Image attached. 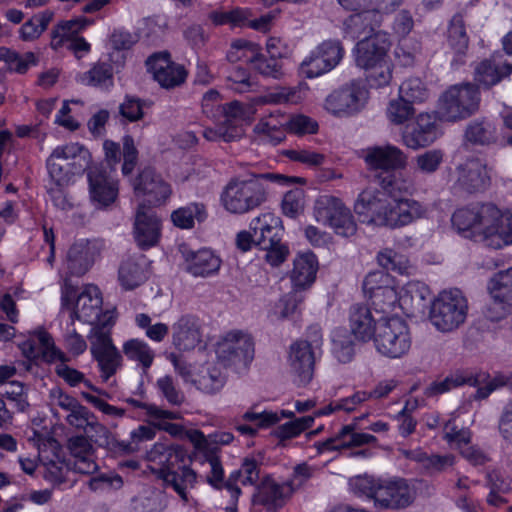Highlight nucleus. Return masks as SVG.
Here are the masks:
<instances>
[{
    "instance_id": "obj_17",
    "label": "nucleus",
    "mask_w": 512,
    "mask_h": 512,
    "mask_svg": "<svg viewBox=\"0 0 512 512\" xmlns=\"http://www.w3.org/2000/svg\"><path fill=\"white\" fill-rule=\"evenodd\" d=\"M363 159L369 169L382 170L386 173L404 168L407 163V156L402 150L389 144L366 148L363 150Z\"/></svg>"
},
{
    "instance_id": "obj_61",
    "label": "nucleus",
    "mask_w": 512,
    "mask_h": 512,
    "mask_svg": "<svg viewBox=\"0 0 512 512\" xmlns=\"http://www.w3.org/2000/svg\"><path fill=\"white\" fill-rule=\"evenodd\" d=\"M314 422L312 416H304L279 426L276 430V436L281 440H287L299 435L302 431L309 428Z\"/></svg>"
},
{
    "instance_id": "obj_63",
    "label": "nucleus",
    "mask_w": 512,
    "mask_h": 512,
    "mask_svg": "<svg viewBox=\"0 0 512 512\" xmlns=\"http://www.w3.org/2000/svg\"><path fill=\"white\" fill-rule=\"evenodd\" d=\"M370 298L376 308L385 312L394 307L398 300V294L392 286L385 284L374 290V295Z\"/></svg>"
},
{
    "instance_id": "obj_52",
    "label": "nucleus",
    "mask_w": 512,
    "mask_h": 512,
    "mask_svg": "<svg viewBox=\"0 0 512 512\" xmlns=\"http://www.w3.org/2000/svg\"><path fill=\"white\" fill-rule=\"evenodd\" d=\"M261 48L258 45L256 53L248 58V63L253 64L254 69L265 77H272L274 79L280 78L282 75L281 66L276 58L270 57L269 59L260 52Z\"/></svg>"
},
{
    "instance_id": "obj_27",
    "label": "nucleus",
    "mask_w": 512,
    "mask_h": 512,
    "mask_svg": "<svg viewBox=\"0 0 512 512\" xmlns=\"http://www.w3.org/2000/svg\"><path fill=\"white\" fill-rule=\"evenodd\" d=\"M102 306V297L98 287L87 285L77 296L72 310L71 319L93 324L99 319Z\"/></svg>"
},
{
    "instance_id": "obj_26",
    "label": "nucleus",
    "mask_w": 512,
    "mask_h": 512,
    "mask_svg": "<svg viewBox=\"0 0 512 512\" xmlns=\"http://www.w3.org/2000/svg\"><path fill=\"white\" fill-rule=\"evenodd\" d=\"M202 339L199 319L193 315H182L172 326L173 345L182 351L194 349Z\"/></svg>"
},
{
    "instance_id": "obj_9",
    "label": "nucleus",
    "mask_w": 512,
    "mask_h": 512,
    "mask_svg": "<svg viewBox=\"0 0 512 512\" xmlns=\"http://www.w3.org/2000/svg\"><path fill=\"white\" fill-rule=\"evenodd\" d=\"M314 216L319 223L330 226L338 235L350 237L357 231L350 209L335 196H319L314 203Z\"/></svg>"
},
{
    "instance_id": "obj_14",
    "label": "nucleus",
    "mask_w": 512,
    "mask_h": 512,
    "mask_svg": "<svg viewBox=\"0 0 512 512\" xmlns=\"http://www.w3.org/2000/svg\"><path fill=\"white\" fill-rule=\"evenodd\" d=\"M146 66L153 75V79L165 89L180 86L187 78L184 66L172 62L167 53L150 56L146 61Z\"/></svg>"
},
{
    "instance_id": "obj_8",
    "label": "nucleus",
    "mask_w": 512,
    "mask_h": 512,
    "mask_svg": "<svg viewBox=\"0 0 512 512\" xmlns=\"http://www.w3.org/2000/svg\"><path fill=\"white\" fill-rule=\"evenodd\" d=\"M467 311V300L460 290L443 291L431 305L430 320L439 331L450 332L465 322Z\"/></svg>"
},
{
    "instance_id": "obj_35",
    "label": "nucleus",
    "mask_w": 512,
    "mask_h": 512,
    "mask_svg": "<svg viewBox=\"0 0 512 512\" xmlns=\"http://www.w3.org/2000/svg\"><path fill=\"white\" fill-rule=\"evenodd\" d=\"M448 43L455 53V58L453 59L452 64H463V58L465 57L469 47V36L466 32L464 15L462 13L455 14L450 20L448 27Z\"/></svg>"
},
{
    "instance_id": "obj_43",
    "label": "nucleus",
    "mask_w": 512,
    "mask_h": 512,
    "mask_svg": "<svg viewBox=\"0 0 512 512\" xmlns=\"http://www.w3.org/2000/svg\"><path fill=\"white\" fill-rule=\"evenodd\" d=\"M86 432H91L90 441H94L98 446L107 448L109 450H113L115 448H119L123 452L130 453L135 451V448L132 444H125L118 442L111 432L102 424H100L96 417L93 419L90 424L88 430Z\"/></svg>"
},
{
    "instance_id": "obj_57",
    "label": "nucleus",
    "mask_w": 512,
    "mask_h": 512,
    "mask_svg": "<svg viewBox=\"0 0 512 512\" xmlns=\"http://www.w3.org/2000/svg\"><path fill=\"white\" fill-rule=\"evenodd\" d=\"M379 185L393 199L402 198L401 195L408 193L410 184L405 179L393 173H386L384 176H378Z\"/></svg>"
},
{
    "instance_id": "obj_33",
    "label": "nucleus",
    "mask_w": 512,
    "mask_h": 512,
    "mask_svg": "<svg viewBox=\"0 0 512 512\" xmlns=\"http://www.w3.org/2000/svg\"><path fill=\"white\" fill-rule=\"evenodd\" d=\"M159 479L163 481L166 487L173 488L183 502L187 503L189 501L188 490L194 487L197 475L184 462L179 464L178 467L162 474Z\"/></svg>"
},
{
    "instance_id": "obj_53",
    "label": "nucleus",
    "mask_w": 512,
    "mask_h": 512,
    "mask_svg": "<svg viewBox=\"0 0 512 512\" xmlns=\"http://www.w3.org/2000/svg\"><path fill=\"white\" fill-rule=\"evenodd\" d=\"M113 71L108 63H97L81 77L82 83L91 86L112 85Z\"/></svg>"
},
{
    "instance_id": "obj_29",
    "label": "nucleus",
    "mask_w": 512,
    "mask_h": 512,
    "mask_svg": "<svg viewBox=\"0 0 512 512\" xmlns=\"http://www.w3.org/2000/svg\"><path fill=\"white\" fill-rule=\"evenodd\" d=\"M496 211L494 219L485 224L483 235L487 245L497 249L512 244V212L502 213L497 207Z\"/></svg>"
},
{
    "instance_id": "obj_38",
    "label": "nucleus",
    "mask_w": 512,
    "mask_h": 512,
    "mask_svg": "<svg viewBox=\"0 0 512 512\" xmlns=\"http://www.w3.org/2000/svg\"><path fill=\"white\" fill-rule=\"evenodd\" d=\"M186 262V270L196 277H206L214 274L221 265V260L208 249L192 252L187 256Z\"/></svg>"
},
{
    "instance_id": "obj_23",
    "label": "nucleus",
    "mask_w": 512,
    "mask_h": 512,
    "mask_svg": "<svg viewBox=\"0 0 512 512\" xmlns=\"http://www.w3.org/2000/svg\"><path fill=\"white\" fill-rule=\"evenodd\" d=\"M98 255L97 242L84 239L76 241L67 252L66 267L71 275L81 276L90 269Z\"/></svg>"
},
{
    "instance_id": "obj_20",
    "label": "nucleus",
    "mask_w": 512,
    "mask_h": 512,
    "mask_svg": "<svg viewBox=\"0 0 512 512\" xmlns=\"http://www.w3.org/2000/svg\"><path fill=\"white\" fill-rule=\"evenodd\" d=\"M495 215L496 206L491 203L474 205L456 210L452 215V223L459 231L477 229L483 234L485 224L490 223Z\"/></svg>"
},
{
    "instance_id": "obj_59",
    "label": "nucleus",
    "mask_w": 512,
    "mask_h": 512,
    "mask_svg": "<svg viewBox=\"0 0 512 512\" xmlns=\"http://www.w3.org/2000/svg\"><path fill=\"white\" fill-rule=\"evenodd\" d=\"M377 259L380 266L387 271H393L399 274L408 273L409 266L407 259L392 249H384L379 252Z\"/></svg>"
},
{
    "instance_id": "obj_34",
    "label": "nucleus",
    "mask_w": 512,
    "mask_h": 512,
    "mask_svg": "<svg viewBox=\"0 0 512 512\" xmlns=\"http://www.w3.org/2000/svg\"><path fill=\"white\" fill-rule=\"evenodd\" d=\"M350 332L355 338L368 341L374 337L375 322L371 310L364 304H355L350 308Z\"/></svg>"
},
{
    "instance_id": "obj_30",
    "label": "nucleus",
    "mask_w": 512,
    "mask_h": 512,
    "mask_svg": "<svg viewBox=\"0 0 512 512\" xmlns=\"http://www.w3.org/2000/svg\"><path fill=\"white\" fill-rule=\"evenodd\" d=\"M437 138L435 119L428 113H420L410 132L403 134L405 145L411 149H418L430 145Z\"/></svg>"
},
{
    "instance_id": "obj_21",
    "label": "nucleus",
    "mask_w": 512,
    "mask_h": 512,
    "mask_svg": "<svg viewBox=\"0 0 512 512\" xmlns=\"http://www.w3.org/2000/svg\"><path fill=\"white\" fill-rule=\"evenodd\" d=\"M134 237L142 249L158 243L160 237V220L144 203L139 204L134 222Z\"/></svg>"
},
{
    "instance_id": "obj_7",
    "label": "nucleus",
    "mask_w": 512,
    "mask_h": 512,
    "mask_svg": "<svg viewBox=\"0 0 512 512\" xmlns=\"http://www.w3.org/2000/svg\"><path fill=\"white\" fill-rule=\"evenodd\" d=\"M373 341L376 350L390 359L406 355L412 344L409 327L400 317L380 319L375 326Z\"/></svg>"
},
{
    "instance_id": "obj_31",
    "label": "nucleus",
    "mask_w": 512,
    "mask_h": 512,
    "mask_svg": "<svg viewBox=\"0 0 512 512\" xmlns=\"http://www.w3.org/2000/svg\"><path fill=\"white\" fill-rule=\"evenodd\" d=\"M149 260L144 254L129 256L119 267V281L127 289H134L148 278Z\"/></svg>"
},
{
    "instance_id": "obj_45",
    "label": "nucleus",
    "mask_w": 512,
    "mask_h": 512,
    "mask_svg": "<svg viewBox=\"0 0 512 512\" xmlns=\"http://www.w3.org/2000/svg\"><path fill=\"white\" fill-rule=\"evenodd\" d=\"M206 218V210L203 204L191 203L181 207L171 214L172 222L181 229H190L194 226V220L202 222Z\"/></svg>"
},
{
    "instance_id": "obj_40",
    "label": "nucleus",
    "mask_w": 512,
    "mask_h": 512,
    "mask_svg": "<svg viewBox=\"0 0 512 512\" xmlns=\"http://www.w3.org/2000/svg\"><path fill=\"white\" fill-rule=\"evenodd\" d=\"M430 298V289L424 283L416 281L409 282L399 297L401 306L409 313L421 312L426 307Z\"/></svg>"
},
{
    "instance_id": "obj_42",
    "label": "nucleus",
    "mask_w": 512,
    "mask_h": 512,
    "mask_svg": "<svg viewBox=\"0 0 512 512\" xmlns=\"http://www.w3.org/2000/svg\"><path fill=\"white\" fill-rule=\"evenodd\" d=\"M47 169L54 186L48 188V193L57 201L62 196V187L69 181L70 171L66 162L50 155L47 159Z\"/></svg>"
},
{
    "instance_id": "obj_50",
    "label": "nucleus",
    "mask_w": 512,
    "mask_h": 512,
    "mask_svg": "<svg viewBox=\"0 0 512 512\" xmlns=\"http://www.w3.org/2000/svg\"><path fill=\"white\" fill-rule=\"evenodd\" d=\"M444 153L439 149L427 150L414 158L415 170L419 173L434 174L443 163Z\"/></svg>"
},
{
    "instance_id": "obj_19",
    "label": "nucleus",
    "mask_w": 512,
    "mask_h": 512,
    "mask_svg": "<svg viewBox=\"0 0 512 512\" xmlns=\"http://www.w3.org/2000/svg\"><path fill=\"white\" fill-rule=\"evenodd\" d=\"M146 457L151 464L150 468L152 473L157 478H160L165 472L178 467L179 464H183L187 454L179 445L155 443L147 452Z\"/></svg>"
},
{
    "instance_id": "obj_47",
    "label": "nucleus",
    "mask_w": 512,
    "mask_h": 512,
    "mask_svg": "<svg viewBox=\"0 0 512 512\" xmlns=\"http://www.w3.org/2000/svg\"><path fill=\"white\" fill-rule=\"evenodd\" d=\"M413 459L421 464L422 468L430 475L445 471L454 464V456L446 455H428L425 452L418 451Z\"/></svg>"
},
{
    "instance_id": "obj_39",
    "label": "nucleus",
    "mask_w": 512,
    "mask_h": 512,
    "mask_svg": "<svg viewBox=\"0 0 512 512\" xmlns=\"http://www.w3.org/2000/svg\"><path fill=\"white\" fill-rule=\"evenodd\" d=\"M190 381L202 392L214 394L223 388L225 377L217 366L212 363H205Z\"/></svg>"
},
{
    "instance_id": "obj_15",
    "label": "nucleus",
    "mask_w": 512,
    "mask_h": 512,
    "mask_svg": "<svg viewBox=\"0 0 512 512\" xmlns=\"http://www.w3.org/2000/svg\"><path fill=\"white\" fill-rule=\"evenodd\" d=\"M66 448L72 460L67 466L76 473L92 475L98 470L95 449L87 436L75 435L68 438Z\"/></svg>"
},
{
    "instance_id": "obj_2",
    "label": "nucleus",
    "mask_w": 512,
    "mask_h": 512,
    "mask_svg": "<svg viewBox=\"0 0 512 512\" xmlns=\"http://www.w3.org/2000/svg\"><path fill=\"white\" fill-rule=\"evenodd\" d=\"M266 182L288 186L305 180L279 173H251L249 179H232L221 196L224 208L233 214H245L261 206L267 200Z\"/></svg>"
},
{
    "instance_id": "obj_64",
    "label": "nucleus",
    "mask_w": 512,
    "mask_h": 512,
    "mask_svg": "<svg viewBox=\"0 0 512 512\" xmlns=\"http://www.w3.org/2000/svg\"><path fill=\"white\" fill-rule=\"evenodd\" d=\"M35 335L42 348L41 353L45 358L49 361L59 360L61 362H66L68 360L66 355L55 346L53 338L48 332L40 330L37 331Z\"/></svg>"
},
{
    "instance_id": "obj_11",
    "label": "nucleus",
    "mask_w": 512,
    "mask_h": 512,
    "mask_svg": "<svg viewBox=\"0 0 512 512\" xmlns=\"http://www.w3.org/2000/svg\"><path fill=\"white\" fill-rule=\"evenodd\" d=\"M254 341L248 333L230 331L216 344V356L227 367L246 368L254 358Z\"/></svg>"
},
{
    "instance_id": "obj_12",
    "label": "nucleus",
    "mask_w": 512,
    "mask_h": 512,
    "mask_svg": "<svg viewBox=\"0 0 512 512\" xmlns=\"http://www.w3.org/2000/svg\"><path fill=\"white\" fill-rule=\"evenodd\" d=\"M367 96L368 92L362 85L351 82L328 95L325 108L338 117L352 116L363 109Z\"/></svg>"
},
{
    "instance_id": "obj_28",
    "label": "nucleus",
    "mask_w": 512,
    "mask_h": 512,
    "mask_svg": "<svg viewBox=\"0 0 512 512\" xmlns=\"http://www.w3.org/2000/svg\"><path fill=\"white\" fill-rule=\"evenodd\" d=\"M382 10L372 6L350 15L345 21V30L352 38L370 37L382 21Z\"/></svg>"
},
{
    "instance_id": "obj_22",
    "label": "nucleus",
    "mask_w": 512,
    "mask_h": 512,
    "mask_svg": "<svg viewBox=\"0 0 512 512\" xmlns=\"http://www.w3.org/2000/svg\"><path fill=\"white\" fill-rule=\"evenodd\" d=\"M91 199L101 207L109 206L118 196L117 182L100 166H93L87 172Z\"/></svg>"
},
{
    "instance_id": "obj_25",
    "label": "nucleus",
    "mask_w": 512,
    "mask_h": 512,
    "mask_svg": "<svg viewBox=\"0 0 512 512\" xmlns=\"http://www.w3.org/2000/svg\"><path fill=\"white\" fill-rule=\"evenodd\" d=\"M291 482L278 484L268 475L264 476L260 484L257 485L256 493L253 494L252 501L254 504L267 506L268 508L282 507L287 498L294 492Z\"/></svg>"
},
{
    "instance_id": "obj_60",
    "label": "nucleus",
    "mask_w": 512,
    "mask_h": 512,
    "mask_svg": "<svg viewBox=\"0 0 512 512\" xmlns=\"http://www.w3.org/2000/svg\"><path fill=\"white\" fill-rule=\"evenodd\" d=\"M244 134V130L239 125L226 126L221 125L217 129L207 128L203 132V137L208 141L223 140L225 142H232L240 139Z\"/></svg>"
},
{
    "instance_id": "obj_46",
    "label": "nucleus",
    "mask_w": 512,
    "mask_h": 512,
    "mask_svg": "<svg viewBox=\"0 0 512 512\" xmlns=\"http://www.w3.org/2000/svg\"><path fill=\"white\" fill-rule=\"evenodd\" d=\"M467 141L477 145H489L496 141V128L488 121H473L465 131Z\"/></svg>"
},
{
    "instance_id": "obj_48",
    "label": "nucleus",
    "mask_w": 512,
    "mask_h": 512,
    "mask_svg": "<svg viewBox=\"0 0 512 512\" xmlns=\"http://www.w3.org/2000/svg\"><path fill=\"white\" fill-rule=\"evenodd\" d=\"M399 97L410 104L422 103L429 97V91L420 78L406 79L399 87Z\"/></svg>"
},
{
    "instance_id": "obj_55",
    "label": "nucleus",
    "mask_w": 512,
    "mask_h": 512,
    "mask_svg": "<svg viewBox=\"0 0 512 512\" xmlns=\"http://www.w3.org/2000/svg\"><path fill=\"white\" fill-rule=\"evenodd\" d=\"M123 352L129 359L139 361L144 368L150 367L154 358L148 345L137 339L125 342Z\"/></svg>"
},
{
    "instance_id": "obj_6",
    "label": "nucleus",
    "mask_w": 512,
    "mask_h": 512,
    "mask_svg": "<svg viewBox=\"0 0 512 512\" xmlns=\"http://www.w3.org/2000/svg\"><path fill=\"white\" fill-rule=\"evenodd\" d=\"M480 100L478 85L473 83L453 85L440 96L436 112L442 121L463 120L478 111Z\"/></svg>"
},
{
    "instance_id": "obj_54",
    "label": "nucleus",
    "mask_w": 512,
    "mask_h": 512,
    "mask_svg": "<svg viewBox=\"0 0 512 512\" xmlns=\"http://www.w3.org/2000/svg\"><path fill=\"white\" fill-rule=\"evenodd\" d=\"M386 114L391 123L401 125L414 116L415 108L414 105L398 97L389 102Z\"/></svg>"
},
{
    "instance_id": "obj_10",
    "label": "nucleus",
    "mask_w": 512,
    "mask_h": 512,
    "mask_svg": "<svg viewBox=\"0 0 512 512\" xmlns=\"http://www.w3.org/2000/svg\"><path fill=\"white\" fill-rule=\"evenodd\" d=\"M491 178L486 164L479 158H468L450 173V189L455 194H477L488 189Z\"/></svg>"
},
{
    "instance_id": "obj_62",
    "label": "nucleus",
    "mask_w": 512,
    "mask_h": 512,
    "mask_svg": "<svg viewBox=\"0 0 512 512\" xmlns=\"http://www.w3.org/2000/svg\"><path fill=\"white\" fill-rule=\"evenodd\" d=\"M94 418V414L87 407L79 403L73 410L68 412L65 420L70 426L86 432Z\"/></svg>"
},
{
    "instance_id": "obj_3",
    "label": "nucleus",
    "mask_w": 512,
    "mask_h": 512,
    "mask_svg": "<svg viewBox=\"0 0 512 512\" xmlns=\"http://www.w3.org/2000/svg\"><path fill=\"white\" fill-rule=\"evenodd\" d=\"M349 486L355 494L373 500L374 506L380 509H406L417 497L414 484L401 477L381 480L359 475L350 479Z\"/></svg>"
},
{
    "instance_id": "obj_13",
    "label": "nucleus",
    "mask_w": 512,
    "mask_h": 512,
    "mask_svg": "<svg viewBox=\"0 0 512 512\" xmlns=\"http://www.w3.org/2000/svg\"><path fill=\"white\" fill-rule=\"evenodd\" d=\"M91 341V353L98 363L101 378L107 381L122 365V356L114 346L110 332L104 327L95 328Z\"/></svg>"
},
{
    "instance_id": "obj_4",
    "label": "nucleus",
    "mask_w": 512,
    "mask_h": 512,
    "mask_svg": "<svg viewBox=\"0 0 512 512\" xmlns=\"http://www.w3.org/2000/svg\"><path fill=\"white\" fill-rule=\"evenodd\" d=\"M389 47V38L383 32L365 37L356 46V63L368 72L367 79L372 86H385L392 78L387 55Z\"/></svg>"
},
{
    "instance_id": "obj_58",
    "label": "nucleus",
    "mask_w": 512,
    "mask_h": 512,
    "mask_svg": "<svg viewBox=\"0 0 512 512\" xmlns=\"http://www.w3.org/2000/svg\"><path fill=\"white\" fill-rule=\"evenodd\" d=\"M377 259L380 266L387 271H393L399 274L408 273L409 266L407 259L392 249H384L379 252Z\"/></svg>"
},
{
    "instance_id": "obj_51",
    "label": "nucleus",
    "mask_w": 512,
    "mask_h": 512,
    "mask_svg": "<svg viewBox=\"0 0 512 512\" xmlns=\"http://www.w3.org/2000/svg\"><path fill=\"white\" fill-rule=\"evenodd\" d=\"M1 58L5 61L10 71H14L19 74L27 72L31 65H36L37 59L33 52H26L20 54L16 51L5 50L1 54Z\"/></svg>"
},
{
    "instance_id": "obj_18",
    "label": "nucleus",
    "mask_w": 512,
    "mask_h": 512,
    "mask_svg": "<svg viewBox=\"0 0 512 512\" xmlns=\"http://www.w3.org/2000/svg\"><path fill=\"white\" fill-rule=\"evenodd\" d=\"M134 191L137 196H146V202L156 206L163 203L171 194L167 184L154 169H143L134 181Z\"/></svg>"
},
{
    "instance_id": "obj_49",
    "label": "nucleus",
    "mask_w": 512,
    "mask_h": 512,
    "mask_svg": "<svg viewBox=\"0 0 512 512\" xmlns=\"http://www.w3.org/2000/svg\"><path fill=\"white\" fill-rule=\"evenodd\" d=\"M492 297L512 303V267L498 272L488 285Z\"/></svg>"
},
{
    "instance_id": "obj_36",
    "label": "nucleus",
    "mask_w": 512,
    "mask_h": 512,
    "mask_svg": "<svg viewBox=\"0 0 512 512\" xmlns=\"http://www.w3.org/2000/svg\"><path fill=\"white\" fill-rule=\"evenodd\" d=\"M318 269L317 259L312 253L299 255L294 260V267L291 271V280L294 288L305 289L315 281Z\"/></svg>"
},
{
    "instance_id": "obj_41",
    "label": "nucleus",
    "mask_w": 512,
    "mask_h": 512,
    "mask_svg": "<svg viewBox=\"0 0 512 512\" xmlns=\"http://www.w3.org/2000/svg\"><path fill=\"white\" fill-rule=\"evenodd\" d=\"M91 23L92 21L85 17L59 22L52 30L51 46L54 49L62 47L66 42L78 37V33Z\"/></svg>"
},
{
    "instance_id": "obj_5",
    "label": "nucleus",
    "mask_w": 512,
    "mask_h": 512,
    "mask_svg": "<svg viewBox=\"0 0 512 512\" xmlns=\"http://www.w3.org/2000/svg\"><path fill=\"white\" fill-rule=\"evenodd\" d=\"M250 229L255 233V246L264 251V259L271 266L282 264L289 249L282 242L283 225L280 217L264 213L251 221Z\"/></svg>"
},
{
    "instance_id": "obj_56",
    "label": "nucleus",
    "mask_w": 512,
    "mask_h": 512,
    "mask_svg": "<svg viewBox=\"0 0 512 512\" xmlns=\"http://www.w3.org/2000/svg\"><path fill=\"white\" fill-rule=\"evenodd\" d=\"M156 386L166 401L173 406H180L185 401L184 393L177 387L174 379L170 375L160 377Z\"/></svg>"
},
{
    "instance_id": "obj_44",
    "label": "nucleus",
    "mask_w": 512,
    "mask_h": 512,
    "mask_svg": "<svg viewBox=\"0 0 512 512\" xmlns=\"http://www.w3.org/2000/svg\"><path fill=\"white\" fill-rule=\"evenodd\" d=\"M352 333L345 328H336L332 334V352L341 363L351 361L354 355Z\"/></svg>"
},
{
    "instance_id": "obj_37",
    "label": "nucleus",
    "mask_w": 512,
    "mask_h": 512,
    "mask_svg": "<svg viewBox=\"0 0 512 512\" xmlns=\"http://www.w3.org/2000/svg\"><path fill=\"white\" fill-rule=\"evenodd\" d=\"M260 479V467L256 460L245 458L241 468L232 472L226 480V489L231 493V496L236 500L238 499L241 490L236 486L238 480L243 485H257Z\"/></svg>"
},
{
    "instance_id": "obj_24",
    "label": "nucleus",
    "mask_w": 512,
    "mask_h": 512,
    "mask_svg": "<svg viewBox=\"0 0 512 512\" xmlns=\"http://www.w3.org/2000/svg\"><path fill=\"white\" fill-rule=\"evenodd\" d=\"M512 74V62L500 54H494L478 63L474 70L475 81L486 88H491Z\"/></svg>"
},
{
    "instance_id": "obj_1",
    "label": "nucleus",
    "mask_w": 512,
    "mask_h": 512,
    "mask_svg": "<svg viewBox=\"0 0 512 512\" xmlns=\"http://www.w3.org/2000/svg\"><path fill=\"white\" fill-rule=\"evenodd\" d=\"M358 214H369V222L377 226L399 228L426 214V208L414 199L388 200L379 192L364 190L355 204Z\"/></svg>"
},
{
    "instance_id": "obj_16",
    "label": "nucleus",
    "mask_w": 512,
    "mask_h": 512,
    "mask_svg": "<svg viewBox=\"0 0 512 512\" xmlns=\"http://www.w3.org/2000/svg\"><path fill=\"white\" fill-rule=\"evenodd\" d=\"M288 362L298 385H306L312 380L315 352L310 342L300 340L293 343L290 347Z\"/></svg>"
},
{
    "instance_id": "obj_32",
    "label": "nucleus",
    "mask_w": 512,
    "mask_h": 512,
    "mask_svg": "<svg viewBox=\"0 0 512 512\" xmlns=\"http://www.w3.org/2000/svg\"><path fill=\"white\" fill-rule=\"evenodd\" d=\"M487 379L485 374H474L469 371H457L441 381L431 383L425 389L427 397H433L450 391L461 385L479 386Z\"/></svg>"
}]
</instances>
